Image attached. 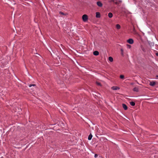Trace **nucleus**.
<instances>
[{
	"mask_svg": "<svg viewBox=\"0 0 158 158\" xmlns=\"http://www.w3.org/2000/svg\"><path fill=\"white\" fill-rule=\"evenodd\" d=\"M59 14L60 15H67V13H64L63 12H62L61 11H60L59 12Z\"/></svg>",
	"mask_w": 158,
	"mask_h": 158,
	"instance_id": "13",
	"label": "nucleus"
},
{
	"mask_svg": "<svg viewBox=\"0 0 158 158\" xmlns=\"http://www.w3.org/2000/svg\"><path fill=\"white\" fill-rule=\"evenodd\" d=\"M133 90L134 91H136L137 92H138L139 91V89L137 87H135L133 89Z\"/></svg>",
	"mask_w": 158,
	"mask_h": 158,
	"instance_id": "9",
	"label": "nucleus"
},
{
	"mask_svg": "<svg viewBox=\"0 0 158 158\" xmlns=\"http://www.w3.org/2000/svg\"><path fill=\"white\" fill-rule=\"evenodd\" d=\"M120 78H121L122 79H123L124 78V76L123 75H122L120 76Z\"/></svg>",
	"mask_w": 158,
	"mask_h": 158,
	"instance_id": "18",
	"label": "nucleus"
},
{
	"mask_svg": "<svg viewBox=\"0 0 158 158\" xmlns=\"http://www.w3.org/2000/svg\"><path fill=\"white\" fill-rule=\"evenodd\" d=\"M115 0H111V1L113 2H114V1Z\"/></svg>",
	"mask_w": 158,
	"mask_h": 158,
	"instance_id": "26",
	"label": "nucleus"
},
{
	"mask_svg": "<svg viewBox=\"0 0 158 158\" xmlns=\"http://www.w3.org/2000/svg\"><path fill=\"white\" fill-rule=\"evenodd\" d=\"M97 5L99 7H102V4L101 2L100 1L97 2Z\"/></svg>",
	"mask_w": 158,
	"mask_h": 158,
	"instance_id": "5",
	"label": "nucleus"
},
{
	"mask_svg": "<svg viewBox=\"0 0 158 158\" xmlns=\"http://www.w3.org/2000/svg\"><path fill=\"white\" fill-rule=\"evenodd\" d=\"M96 84H97L98 85H99V86H101V83H99V82H96Z\"/></svg>",
	"mask_w": 158,
	"mask_h": 158,
	"instance_id": "21",
	"label": "nucleus"
},
{
	"mask_svg": "<svg viewBox=\"0 0 158 158\" xmlns=\"http://www.w3.org/2000/svg\"><path fill=\"white\" fill-rule=\"evenodd\" d=\"M36 85L35 84H30L29 85V87H31L32 86H35Z\"/></svg>",
	"mask_w": 158,
	"mask_h": 158,
	"instance_id": "20",
	"label": "nucleus"
},
{
	"mask_svg": "<svg viewBox=\"0 0 158 158\" xmlns=\"http://www.w3.org/2000/svg\"><path fill=\"white\" fill-rule=\"evenodd\" d=\"M127 47L128 48H131V46L130 45H128V44H127Z\"/></svg>",
	"mask_w": 158,
	"mask_h": 158,
	"instance_id": "22",
	"label": "nucleus"
},
{
	"mask_svg": "<svg viewBox=\"0 0 158 158\" xmlns=\"http://www.w3.org/2000/svg\"><path fill=\"white\" fill-rule=\"evenodd\" d=\"M130 104L132 106H134L135 105V103L134 102H130Z\"/></svg>",
	"mask_w": 158,
	"mask_h": 158,
	"instance_id": "15",
	"label": "nucleus"
},
{
	"mask_svg": "<svg viewBox=\"0 0 158 158\" xmlns=\"http://www.w3.org/2000/svg\"><path fill=\"white\" fill-rule=\"evenodd\" d=\"M108 15L109 18H111L113 17V14L111 13L110 12L108 13Z\"/></svg>",
	"mask_w": 158,
	"mask_h": 158,
	"instance_id": "10",
	"label": "nucleus"
},
{
	"mask_svg": "<svg viewBox=\"0 0 158 158\" xmlns=\"http://www.w3.org/2000/svg\"><path fill=\"white\" fill-rule=\"evenodd\" d=\"M122 106L123 108L125 110H127V107L126 106V105L124 104H122Z\"/></svg>",
	"mask_w": 158,
	"mask_h": 158,
	"instance_id": "6",
	"label": "nucleus"
},
{
	"mask_svg": "<svg viewBox=\"0 0 158 158\" xmlns=\"http://www.w3.org/2000/svg\"><path fill=\"white\" fill-rule=\"evenodd\" d=\"M127 42L130 44H132L134 43V40L132 39H129L127 40Z\"/></svg>",
	"mask_w": 158,
	"mask_h": 158,
	"instance_id": "2",
	"label": "nucleus"
},
{
	"mask_svg": "<svg viewBox=\"0 0 158 158\" xmlns=\"http://www.w3.org/2000/svg\"><path fill=\"white\" fill-rule=\"evenodd\" d=\"M156 85V82L154 81H150L149 85L151 86H153Z\"/></svg>",
	"mask_w": 158,
	"mask_h": 158,
	"instance_id": "3",
	"label": "nucleus"
},
{
	"mask_svg": "<svg viewBox=\"0 0 158 158\" xmlns=\"http://www.w3.org/2000/svg\"><path fill=\"white\" fill-rule=\"evenodd\" d=\"M82 19L84 22H86L87 21L88 19L87 15L85 14L83 15L82 16Z\"/></svg>",
	"mask_w": 158,
	"mask_h": 158,
	"instance_id": "1",
	"label": "nucleus"
},
{
	"mask_svg": "<svg viewBox=\"0 0 158 158\" xmlns=\"http://www.w3.org/2000/svg\"><path fill=\"white\" fill-rule=\"evenodd\" d=\"M96 18H100V14L99 12H96Z\"/></svg>",
	"mask_w": 158,
	"mask_h": 158,
	"instance_id": "7",
	"label": "nucleus"
},
{
	"mask_svg": "<svg viewBox=\"0 0 158 158\" xmlns=\"http://www.w3.org/2000/svg\"><path fill=\"white\" fill-rule=\"evenodd\" d=\"M121 54L122 56H123V49L121 48Z\"/></svg>",
	"mask_w": 158,
	"mask_h": 158,
	"instance_id": "17",
	"label": "nucleus"
},
{
	"mask_svg": "<svg viewBox=\"0 0 158 158\" xmlns=\"http://www.w3.org/2000/svg\"><path fill=\"white\" fill-rule=\"evenodd\" d=\"M98 155L97 154H95L94 155V157L95 158H96L98 157Z\"/></svg>",
	"mask_w": 158,
	"mask_h": 158,
	"instance_id": "23",
	"label": "nucleus"
},
{
	"mask_svg": "<svg viewBox=\"0 0 158 158\" xmlns=\"http://www.w3.org/2000/svg\"><path fill=\"white\" fill-rule=\"evenodd\" d=\"M118 2H121V1H119Z\"/></svg>",
	"mask_w": 158,
	"mask_h": 158,
	"instance_id": "27",
	"label": "nucleus"
},
{
	"mask_svg": "<svg viewBox=\"0 0 158 158\" xmlns=\"http://www.w3.org/2000/svg\"><path fill=\"white\" fill-rule=\"evenodd\" d=\"M156 56H158V52L156 53Z\"/></svg>",
	"mask_w": 158,
	"mask_h": 158,
	"instance_id": "25",
	"label": "nucleus"
},
{
	"mask_svg": "<svg viewBox=\"0 0 158 158\" xmlns=\"http://www.w3.org/2000/svg\"><path fill=\"white\" fill-rule=\"evenodd\" d=\"M141 49L142 50L143 52H145L146 51L145 49L144 48L143 46H141Z\"/></svg>",
	"mask_w": 158,
	"mask_h": 158,
	"instance_id": "16",
	"label": "nucleus"
},
{
	"mask_svg": "<svg viewBox=\"0 0 158 158\" xmlns=\"http://www.w3.org/2000/svg\"><path fill=\"white\" fill-rule=\"evenodd\" d=\"M93 54L95 56H98L99 55V52L98 51H95L93 52Z\"/></svg>",
	"mask_w": 158,
	"mask_h": 158,
	"instance_id": "8",
	"label": "nucleus"
},
{
	"mask_svg": "<svg viewBox=\"0 0 158 158\" xmlns=\"http://www.w3.org/2000/svg\"><path fill=\"white\" fill-rule=\"evenodd\" d=\"M114 3L116 5H117L118 4V2L117 0H115L114 1Z\"/></svg>",
	"mask_w": 158,
	"mask_h": 158,
	"instance_id": "19",
	"label": "nucleus"
},
{
	"mask_svg": "<svg viewBox=\"0 0 158 158\" xmlns=\"http://www.w3.org/2000/svg\"><path fill=\"white\" fill-rule=\"evenodd\" d=\"M92 135L91 134H90V135H89L88 138V139L89 140H90L92 138Z\"/></svg>",
	"mask_w": 158,
	"mask_h": 158,
	"instance_id": "12",
	"label": "nucleus"
},
{
	"mask_svg": "<svg viewBox=\"0 0 158 158\" xmlns=\"http://www.w3.org/2000/svg\"><path fill=\"white\" fill-rule=\"evenodd\" d=\"M116 26L117 29H120L121 27L118 24H117Z\"/></svg>",
	"mask_w": 158,
	"mask_h": 158,
	"instance_id": "14",
	"label": "nucleus"
},
{
	"mask_svg": "<svg viewBox=\"0 0 158 158\" xmlns=\"http://www.w3.org/2000/svg\"><path fill=\"white\" fill-rule=\"evenodd\" d=\"M108 59H109V60L110 61V62H112L113 60V58L111 57V56H110L109 57V58H108Z\"/></svg>",
	"mask_w": 158,
	"mask_h": 158,
	"instance_id": "11",
	"label": "nucleus"
},
{
	"mask_svg": "<svg viewBox=\"0 0 158 158\" xmlns=\"http://www.w3.org/2000/svg\"><path fill=\"white\" fill-rule=\"evenodd\" d=\"M111 89L113 90H117L119 89V88L118 86H113Z\"/></svg>",
	"mask_w": 158,
	"mask_h": 158,
	"instance_id": "4",
	"label": "nucleus"
},
{
	"mask_svg": "<svg viewBox=\"0 0 158 158\" xmlns=\"http://www.w3.org/2000/svg\"><path fill=\"white\" fill-rule=\"evenodd\" d=\"M156 78H157L158 79V75H156Z\"/></svg>",
	"mask_w": 158,
	"mask_h": 158,
	"instance_id": "24",
	"label": "nucleus"
}]
</instances>
